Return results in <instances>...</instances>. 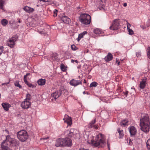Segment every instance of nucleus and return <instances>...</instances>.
I'll use <instances>...</instances> for the list:
<instances>
[{
  "mask_svg": "<svg viewBox=\"0 0 150 150\" xmlns=\"http://www.w3.org/2000/svg\"><path fill=\"white\" fill-rule=\"evenodd\" d=\"M140 125L141 129L143 132H149L150 129V120L148 114H142L140 119Z\"/></svg>",
  "mask_w": 150,
  "mask_h": 150,
  "instance_id": "obj_1",
  "label": "nucleus"
},
{
  "mask_svg": "<svg viewBox=\"0 0 150 150\" xmlns=\"http://www.w3.org/2000/svg\"><path fill=\"white\" fill-rule=\"evenodd\" d=\"M91 143L95 147H103L106 144L105 136L101 133H99L96 136L95 141H91Z\"/></svg>",
  "mask_w": 150,
  "mask_h": 150,
  "instance_id": "obj_2",
  "label": "nucleus"
},
{
  "mask_svg": "<svg viewBox=\"0 0 150 150\" xmlns=\"http://www.w3.org/2000/svg\"><path fill=\"white\" fill-rule=\"evenodd\" d=\"M6 139L4 140L2 143H4V144L11 147H14L18 146L19 145V142L16 139L11 138L10 135L6 136Z\"/></svg>",
  "mask_w": 150,
  "mask_h": 150,
  "instance_id": "obj_3",
  "label": "nucleus"
},
{
  "mask_svg": "<svg viewBox=\"0 0 150 150\" xmlns=\"http://www.w3.org/2000/svg\"><path fill=\"white\" fill-rule=\"evenodd\" d=\"M79 19L81 23L86 25L89 24L91 21V16L86 13L81 14L79 17Z\"/></svg>",
  "mask_w": 150,
  "mask_h": 150,
  "instance_id": "obj_4",
  "label": "nucleus"
},
{
  "mask_svg": "<svg viewBox=\"0 0 150 150\" xmlns=\"http://www.w3.org/2000/svg\"><path fill=\"white\" fill-rule=\"evenodd\" d=\"M17 138L22 142H25L28 138L27 132L24 130H21L17 133Z\"/></svg>",
  "mask_w": 150,
  "mask_h": 150,
  "instance_id": "obj_5",
  "label": "nucleus"
},
{
  "mask_svg": "<svg viewBox=\"0 0 150 150\" xmlns=\"http://www.w3.org/2000/svg\"><path fill=\"white\" fill-rule=\"evenodd\" d=\"M18 39L17 35H15L12 36L10 38L7 42L8 46L11 48H13L15 44V42Z\"/></svg>",
  "mask_w": 150,
  "mask_h": 150,
  "instance_id": "obj_6",
  "label": "nucleus"
},
{
  "mask_svg": "<svg viewBox=\"0 0 150 150\" xmlns=\"http://www.w3.org/2000/svg\"><path fill=\"white\" fill-rule=\"evenodd\" d=\"M120 21L118 19H116L114 20L112 25L110 27V28L112 30H116L118 29L120 26Z\"/></svg>",
  "mask_w": 150,
  "mask_h": 150,
  "instance_id": "obj_7",
  "label": "nucleus"
},
{
  "mask_svg": "<svg viewBox=\"0 0 150 150\" xmlns=\"http://www.w3.org/2000/svg\"><path fill=\"white\" fill-rule=\"evenodd\" d=\"M31 103L29 101L24 100L21 104V106L23 109H27L31 106Z\"/></svg>",
  "mask_w": 150,
  "mask_h": 150,
  "instance_id": "obj_8",
  "label": "nucleus"
},
{
  "mask_svg": "<svg viewBox=\"0 0 150 150\" xmlns=\"http://www.w3.org/2000/svg\"><path fill=\"white\" fill-rule=\"evenodd\" d=\"M76 131V130L74 128L69 129L66 132L67 134V137H68L69 138L72 137L75 134Z\"/></svg>",
  "mask_w": 150,
  "mask_h": 150,
  "instance_id": "obj_9",
  "label": "nucleus"
},
{
  "mask_svg": "<svg viewBox=\"0 0 150 150\" xmlns=\"http://www.w3.org/2000/svg\"><path fill=\"white\" fill-rule=\"evenodd\" d=\"M64 140L63 138H59L56 140L55 143V146L57 147L63 146V145H66V144L63 143Z\"/></svg>",
  "mask_w": 150,
  "mask_h": 150,
  "instance_id": "obj_10",
  "label": "nucleus"
},
{
  "mask_svg": "<svg viewBox=\"0 0 150 150\" xmlns=\"http://www.w3.org/2000/svg\"><path fill=\"white\" fill-rule=\"evenodd\" d=\"M69 83L71 85L76 86L79 84H81L82 83L81 81L73 79L70 81Z\"/></svg>",
  "mask_w": 150,
  "mask_h": 150,
  "instance_id": "obj_11",
  "label": "nucleus"
},
{
  "mask_svg": "<svg viewBox=\"0 0 150 150\" xmlns=\"http://www.w3.org/2000/svg\"><path fill=\"white\" fill-rule=\"evenodd\" d=\"M63 120L65 122L67 123L68 125H71L72 124V120L71 117L67 115H65Z\"/></svg>",
  "mask_w": 150,
  "mask_h": 150,
  "instance_id": "obj_12",
  "label": "nucleus"
},
{
  "mask_svg": "<svg viewBox=\"0 0 150 150\" xmlns=\"http://www.w3.org/2000/svg\"><path fill=\"white\" fill-rule=\"evenodd\" d=\"M64 140L65 141H64V142H63V143H64L66 144V145H63V146H71L72 145V141L71 139L67 137H66L64 138H63Z\"/></svg>",
  "mask_w": 150,
  "mask_h": 150,
  "instance_id": "obj_13",
  "label": "nucleus"
},
{
  "mask_svg": "<svg viewBox=\"0 0 150 150\" xmlns=\"http://www.w3.org/2000/svg\"><path fill=\"white\" fill-rule=\"evenodd\" d=\"M62 91L61 90L57 91L51 94V96L56 100L61 95Z\"/></svg>",
  "mask_w": 150,
  "mask_h": 150,
  "instance_id": "obj_14",
  "label": "nucleus"
},
{
  "mask_svg": "<svg viewBox=\"0 0 150 150\" xmlns=\"http://www.w3.org/2000/svg\"><path fill=\"white\" fill-rule=\"evenodd\" d=\"M30 74V73H27L24 76L23 79L25 83L28 85L29 87L33 88L34 87V86H33L31 83H29L26 79L27 77Z\"/></svg>",
  "mask_w": 150,
  "mask_h": 150,
  "instance_id": "obj_15",
  "label": "nucleus"
},
{
  "mask_svg": "<svg viewBox=\"0 0 150 150\" xmlns=\"http://www.w3.org/2000/svg\"><path fill=\"white\" fill-rule=\"evenodd\" d=\"M147 78L146 77H144L142 79V81L140 83L139 87L142 89H144L146 85V83L147 81Z\"/></svg>",
  "mask_w": 150,
  "mask_h": 150,
  "instance_id": "obj_16",
  "label": "nucleus"
},
{
  "mask_svg": "<svg viewBox=\"0 0 150 150\" xmlns=\"http://www.w3.org/2000/svg\"><path fill=\"white\" fill-rule=\"evenodd\" d=\"M131 136L134 135L137 132L136 128L134 126H131L128 128Z\"/></svg>",
  "mask_w": 150,
  "mask_h": 150,
  "instance_id": "obj_17",
  "label": "nucleus"
},
{
  "mask_svg": "<svg viewBox=\"0 0 150 150\" xmlns=\"http://www.w3.org/2000/svg\"><path fill=\"white\" fill-rule=\"evenodd\" d=\"M61 18L62 21L64 23H69L71 22V19L66 16H62Z\"/></svg>",
  "mask_w": 150,
  "mask_h": 150,
  "instance_id": "obj_18",
  "label": "nucleus"
},
{
  "mask_svg": "<svg viewBox=\"0 0 150 150\" xmlns=\"http://www.w3.org/2000/svg\"><path fill=\"white\" fill-rule=\"evenodd\" d=\"M2 105L6 111H8L9 108L11 107L10 104L7 103H3L2 104Z\"/></svg>",
  "mask_w": 150,
  "mask_h": 150,
  "instance_id": "obj_19",
  "label": "nucleus"
},
{
  "mask_svg": "<svg viewBox=\"0 0 150 150\" xmlns=\"http://www.w3.org/2000/svg\"><path fill=\"white\" fill-rule=\"evenodd\" d=\"M113 58L112 54L110 53H108L107 55L105 57L104 59L106 62H108L111 60Z\"/></svg>",
  "mask_w": 150,
  "mask_h": 150,
  "instance_id": "obj_20",
  "label": "nucleus"
},
{
  "mask_svg": "<svg viewBox=\"0 0 150 150\" xmlns=\"http://www.w3.org/2000/svg\"><path fill=\"white\" fill-rule=\"evenodd\" d=\"M23 8L24 10L29 13L33 12L34 11L33 8L27 6H25Z\"/></svg>",
  "mask_w": 150,
  "mask_h": 150,
  "instance_id": "obj_21",
  "label": "nucleus"
},
{
  "mask_svg": "<svg viewBox=\"0 0 150 150\" xmlns=\"http://www.w3.org/2000/svg\"><path fill=\"white\" fill-rule=\"evenodd\" d=\"M51 59L54 60H55L57 62H59V59L58 58L57 54L56 53L52 54L51 56Z\"/></svg>",
  "mask_w": 150,
  "mask_h": 150,
  "instance_id": "obj_22",
  "label": "nucleus"
},
{
  "mask_svg": "<svg viewBox=\"0 0 150 150\" xmlns=\"http://www.w3.org/2000/svg\"><path fill=\"white\" fill-rule=\"evenodd\" d=\"M8 0H0V8L3 11H5V10L4 7L5 2Z\"/></svg>",
  "mask_w": 150,
  "mask_h": 150,
  "instance_id": "obj_23",
  "label": "nucleus"
},
{
  "mask_svg": "<svg viewBox=\"0 0 150 150\" xmlns=\"http://www.w3.org/2000/svg\"><path fill=\"white\" fill-rule=\"evenodd\" d=\"M93 32L96 35H99L100 36H103L102 35H102L103 33V32L99 28H97L93 30Z\"/></svg>",
  "mask_w": 150,
  "mask_h": 150,
  "instance_id": "obj_24",
  "label": "nucleus"
},
{
  "mask_svg": "<svg viewBox=\"0 0 150 150\" xmlns=\"http://www.w3.org/2000/svg\"><path fill=\"white\" fill-rule=\"evenodd\" d=\"M117 131L118 132L119 134V138H122L124 136L123 131L122 130L120 129V128H117Z\"/></svg>",
  "mask_w": 150,
  "mask_h": 150,
  "instance_id": "obj_25",
  "label": "nucleus"
},
{
  "mask_svg": "<svg viewBox=\"0 0 150 150\" xmlns=\"http://www.w3.org/2000/svg\"><path fill=\"white\" fill-rule=\"evenodd\" d=\"M46 80L45 79H39L37 81V83L38 85L40 86H43L45 83Z\"/></svg>",
  "mask_w": 150,
  "mask_h": 150,
  "instance_id": "obj_26",
  "label": "nucleus"
},
{
  "mask_svg": "<svg viewBox=\"0 0 150 150\" xmlns=\"http://www.w3.org/2000/svg\"><path fill=\"white\" fill-rule=\"evenodd\" d=\"M128 120L126 119L122 121L120 123V125L122 127H125L128 125Z\"/></svg>",
  "mask_w": 150,
  "mask_h": 150,
  "instance_id": "obj_27",
  "label": "nucleus"
},
{
  "mask_svg": "<svg viewBox=\"0 0 150 150\" xmlns=\"http://www.w3.org/2000/svg\"><path fill=\"white\" fill-rule=\"evenodd\" d=\"M96 122V119H94L93 120H92L91 122H90L88 125V127L89 128H91L93 127L94 124Z\"/></svg>",
  "mask_w": 150,
  "mask_h": 150,
  "instance_id": "obj_28",
  "label": "nucleus"
},
{
  "mask_svg": "<svg viewBox=\"0 0 150 150\" xmlns=\"http://www.w3.org/2000/svg\"><path fill=\"white\" fill-rule=\"evenodd\" d=\"M8 23V21L5 19H3L1 21V23L4 26H6Z\"/></svg>",
  "mask_w": 150,
  "mask_h": 150,
  "instance_id": "obj_29",
  "label": "nucleus"
},
{
  "mask_svg": "<svg viewBox=\"0 0 150 150\" xmlns=\"http://www.w3.org/2000/svg\"><path fill=\"white\" fill-rule=\"evenodd\" d=\"M35 31L41 34H43L44 33L43 30L42 29H40V27H38L37 29H35Z\"/></svg>",
  "mask_w": 150,
  "mask_h": 150,
  "instance_id": "obj_30",
  "label": "nucleus"
},
{
  "mask_svg": "<svg viewBox=\"0 0 150 150\" xmlns=\"http://www.w3.org/2000/svg\"><path fill=\"white\" fill-rule=\"evenodd\" d=\"M98 85V83L95 81L92 82L90 85V87H95Z\"/></svg>",
  "mask_w": 150,
  "mask_h": 150,
  "instance_id": "obj_31",
  "label": "nucleus"
},
{
  "mask_svg": "<svg viewBox=\"0 0 150 150\" xmlns=\"http://www.w3.org/2000/svg\"><path fill=\"white\" fill-rule=\"evenodd\" d=\"M31 99V96L28 93L26 95V98L24 100H26L27 101H29Z\"/></svg>",
  "mask_w": 150,
  "mask_h": 150,
  "instance_id": "obj_32",
  "label": "nucleus"
},
{
  "mask_svg": "<svg viewBox=\"0 0 150 150\" xmlns=\"http://www.w3.org/2000/svg\"><path fill=\"white\" fill-rule=\"evenodd\" d=\"M146 144L148 149L150 150V139L148 140Z\"/></svg>",
  "mask_w": 150,
  "mask_h": 150,
  "instance_id": "obj_33",
  "label": "nucleus"
},
{
  "mask_svg": "<svg viewBox=\"0 0 150 150\" xmlns=\"http://www.w3.org/2000/svg\"><path fill=\"white\" fill-rule=\"evenodd\" d=\"M71 48L73 51H75L78 49V48L74 44L71 45Z\"/></svg>",
  "mask_w": 150,
  "mask_h": 150,
  "instance_id": "obj_34",
  "label": "nucleus"
},
{
  "mask_svg": "<svg viewBox=\"0 0 150 150\" xmlns=\"http://www.w3.org/2000/svg\"><path fill=\"white\" fill-rule=\"evenodd\" d=\"M83 35L81 33L79 34L77 40L78 41H79L81 38L83 37Z\"/></svg>",
  "mask_w": 150,
  "mask_h": 150,
  "instance_id": "obj_35",
  "label": "nucleus"
},
{
  "mask_svg": "<svg viewBox=\"0 0 150 150\" xmlns=\"http://www.w3.org/2000/svg\"><path fill=\"white\" fill-rule=\"evenodd\" d=\"M146 51L147 53L148 57L150 59V46L148 47Z\"/></svg>",
  "mask_w": 150,
  "mask_h": 150,
  "instance_id": "obj_36",
  "label": "nucleus"
},
{
  "mask_svg": "<svg viewBox=\"0 0 150 150\" xmlns=\"http://www.w3.org/2000/svg\"><path fill=\"white\" fill-rule=\"evenodd\" d=\"M15 86H17L19 88H22V86H21L19 83V82L18 81H16L14 83Z\"/></svg>",
  "mask_w": 150,
  "mask_h": 150,
  "instance_id": "obj_37",
  "label": "nucleus"
},
{
  "mask_svg": "<svg viewBox=\"0 0 150 150\" xmlns=\"http://www.w3.org/2000/svg\"><path fill=\"white\" fill-rule=\"evenodd\" d=\"M127 30L129 32V34L130 35H132L134 34V32L130 28L127 29Z\"/></svg>",
  "mask_w": 150,
  "mask_h": 150,
  "instance_id": "obj_38",
  "label": "nucleus"
},
{
  "mask_svg": "<svg viewBox=\"0 0 150 150\" xmlns=\"http://www.w3.org/2000/svg\"><path fill=\"white\" fill-rule=\"evenodd\" d=\"M53 12L54 14L53 16L54 17H56L57 15V10L56 9H54V11Z\"/></svg>",
  "mask_w": 150,
  "mask_h": 150,
  "instance_id": "obj_39",
  "label": "nucleus"
},
{
  "mask_svg": "<svg viewBox=\"0 0 150 150\" xmlns=\"http://www.w3.org/2000/svg\"><path fill=\"white\" fill-rule=\"evenodd\" d=\"M4 51L3 47V46L0 47V56L1 55Z\"/></svg>",
  "mask_w": 150,
  "mask_h": 150,
  "instance_id": "obj_40",
  "label": "nucleus"
},
{
  "mask_svg": "<svg viewBox=\"0 0 150 150\" xmlns=\"http://www.w3.org/2000/svg\"><path fill=\"white\" fill-rule=\"evenodd\" d=\"M61 69L62 71H64L65 70V69L64 68V66L63 64H62L60 66Z\"/></svg>",
  "mask_w": 150,
  "mask_h": 150,
  "instance_id": "obj_41",
  "label": "nucleus"
},
{
  "mask_svg": "<svg viewBox=\"0 0 150 150\" xmlns=\"http://www.w3.org/2000/svg\"><path fill=\"white\" fill-rule=\"evenodd\" d=\"M126 22L127 23V29H129L130 28H129L131 27V25L127 21H126Z\"/></svg>",
  "mask_w": 150,
  "mask_h": 150,
  "instance_id": "obj_42",
  "label": "nucleus"
},
{
  "mask_svg": "<svg viewBox=\"0 0 150 150\" xmlns=\"http://www.w3.org/2000/svg\"><path fill=\"white\" fill-rule=\"evenodd\" d=\"M127 142L128 144L129 145H131L132 144V142L131 139H129L128 141H127Z\"/></svg>",
  "mask_w": 150,
  "mask_h": 150,
  "instance_id": "obj_43",
  "label": "nucleus"
},
{
  "mask_svg": "<svg viewBox=\"0 0 150 150\" xmlns=\"http://www.w3.org/2000/svg\"><path fill=\"white\" fill-rule=\"evenodd\" d=\"M71 62L72 63H74V62H75L76 63L78 64L79 63L78 61L77 60H74L73 59L71 60Z\"/></svg>",
  "mask_w": 150,
  "mask_h": 150,
  "instance_id": "obj_44",
  "label": "nucleus"
},
{
  "mask_svg": "<svg viewBox=\"0 0 150 150\" xmlns=\"http://www.w3.org/2000/svg\"><path fill=\"white\" fill-rule=\"evenodd\" d=\"M141 53L140 52H137L136 53V56L138 57H139L141 55Z\"/></svg>",
  "mask_w": 150,
  "mask_h": 150,
  "instance_id": "obj_45",
  "label": "nucleus"
},
{
  "mask_svg": "<svg viewBox=\"0 0 150 150\" xmlns=\"http://www.w3.org/2000/svg\"><path fill=\"white\" fill-rule=\"evenodd\" d=\"M128 93V91H126L125 92H123V93H124V95H125V97H127V96Z\"/></svg>",
  "mask_w": 150,
  "mask_h": 150,
  "instance_id": "obj_46",
  "label": "nucleus"
},
{
  "mask_svg": "<svg viewBox=\"0 0 150 150\" xmlns=\"http://www.w3.org/2000/svg\"><path fill=\"white\" fill-rule=\"evenodd\" d=\"M93 127L94 129H97L98 128V126L97 125H94L93 126Z\"/></svg>",
  "mask_w": 150,
  "mask_h": 150,
  "instance_id": "obj_47",
  "label": "nucleus"
},
{
  "mask_svg": "<svg viewBox=\"0 0 150 150\" xmlns=\"http://www.w3.org/2000/svg\"><path fill=\"white\" fill-rule=\"evenodd\" d=\"M87 32L86 31H84L81 33L83 34V35H84L85 34H87Z\"/></svg>",
  "mask_w": 150,
  "mask_h": 150,
  "instance_id": "obj_48",
  "label": "nucleus"
},
{
  "mask_svg": "<svg viewBox=\"0 0 150 150\" xmlns=\"http://www.w3.org/2000/svg\"><path fill=\"white\" fill-rule=\"evenodd\" d=\"M40 1H42L43 2H47L49 1V0H40Z\"/></svg>",
  "mask_w": 150,
  "mask_h": 150,
  "instance_id": "obj_49",
  "label": "nucleus"
},
{
  "mask_svg": "<svg viewBox=\"0 0 150 150\" xmlns=\"http://www.w3.org/2000/svg\"><path fill=\"white\" fill-rule=\"evenodd\" d=\"M107 146L108 147V148L109 150H110V144L108 143V142H107Z\"/></svg>",
  "mask_w": 150,
  "mask_h": 150,
  "instance_id": "obj_50",
  "label": "nucleus"
},
{
  "mask_svg": "<svg viewBox=\"0 0 150 150\" xmlns=\"http://www.w3.org/2000/svg\"><path fill=\"white\" fill-rule=\"evenodd\" d=\"M79 150H89L88 149L82 148L80 149Z\"/></svg>",
  "mask_w": 150,
  "mask_h": 150,
  "instance_id": "obj_51",
  "label": "nucleus"
},
{
  "mask_svg": "<svg viewBox=\"0 0 150 150\" xmlns=\"http://www.w3.org/2000/svg\"><path fill=\"white\" fill-rule=\"evenodd\" d=\"M9 82H10V81H9V82H8V83H3L2 84V85H4L6 84H8L9 83Z\"/></svg>",
  "mask_w": 150,
  "mask_h": 150,
  "instance_id": "obj_52",
  "label": "nucleus"
},
{
  "mask_svg": "<svg viewBox=\"0 0 150 150\" xmlns=\"http://www.w3.org/2000/svg\"><path fill=\"white\" fill-rule=\"evenodd\" d=\"M123 6L124 7H126L127 6V4L126 3H125L124 4Z\"/></svg>",
  "mask_w": 150,
  "mask_h": 150,
  "instance_id": "obj_53",
  "label": "nucleus"
},
{
  "mask_svg": "<svg viewBox=\"0 0 150 150\" xmlns=\"http://www.w3.org/2000/svg\"><path fill=\"white\" fill-rule=\"evenodd\" d=\"M116 63H117V65H120V62H117H117Z\"/></svg>",
  "mask_w": 150,
  "mask_h": 150,
  "instance_id": "obj_54",
  "label": "nucleus"
},
{
  "mask_svg": "<svg viewBox=\"0 0 150 150\" xmlns=\"http://www.w3.org/2000/svg\"><path fill=\"white\" fill-rule=\"evenodd\" d=\"M18 22L19 23H20L21 22V20H19L18 21Z\"/></svg>",
  "mask_w": 150,
  "mask_h": 150,
  "instance_id": "obj_55",
  "label": "nucleus"
},
{
  "mask_svg": "<svg viewBox=\"0 0 150 150\" xmlns=\"http://www.w3.org/2000/svg\"><path fill=\"white\" fill-rule=\"evenodd\" d=\"M85 93H85V91H84V92H83V94H85Z\"/></svg>",
  "mask_w": 150,
  "mask_h": 150,
  "instance_id": "obj_56",
  "label": "nucleus"
},
{
  "mask_svg": "<svg viewBox=\"0 0 150 150\" xmlns=\"http://www.w3.org/2000/svg\"><path fill=\"white\" fill-rule=\"evenodd\" d=\"M141 28L143 29H144V27H142V26H141Z\"/></svg>",
  "mask_w": 150,
  "mask_h": 150,
  "instance_id": "obj_57",
  "label": "nucleus"
},
{
  "mask_svg": "<svg viewBox=\"0 0 150 150\" xmlns=\"http://www.w3.org/2000/svg\"><path fill=\"white\" fill-rule=\"evenodd\" d=\"M86 83V81H85V80H84V83Z\"/></svg>",
  "mask_w": 150,
  "mask_h": 150,
  "instance_id": "obj_58",
  "label": "nucleus"
},
{
  "mask_svg": "<svg viewBox=\"0 0 150 150\" xmlns=\"http://www.w3.org/2000/svg\"><path fill=\"white\" fill-rule=\"evenodd\" d=\"M6 131L7 132H8V130H6Z\"/></svg>",
  "mask_w": 150,
  "mask_h": 150,
  "instance_id": "obj_59",
  "label": "nucleus"
},
{
  "mask_svg": "<svg viewBox=\"0 0 150 150\" xmlns=\"http://www.w3.org/2000/svg\"><path fill=\"white\" fill-rule=\"evenodd\" d=\"M149 25H148L147 26H149Z\"/></svg>",
  "mask_w": 150,
  "mask_h": 150,
  "instance_id": "obj_60",
  "label": "nucleus"
}]
</instances>
